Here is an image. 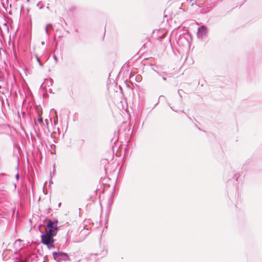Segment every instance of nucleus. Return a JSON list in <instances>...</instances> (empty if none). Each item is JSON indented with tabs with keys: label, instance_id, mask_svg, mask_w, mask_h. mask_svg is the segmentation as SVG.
I'll return each instance as SVG.
<instances>
[{
	"label": "nucleus",
	"instance_id": "1",
	"mask_svg": "<svg viewBox=\"0 0 262 262\" xmlns=\"http://www.w3.org/2000/svg\"><path fill=\"white\" fill-rule=\"evenodd\" d=\"M57 222L48 221L46 233L41 236L42 243L46 245L52 244L54 242L53 237L56 235L57 231Z\"/></svg>",
	"mask_w": 262,
	"mask_h": 262
},
{
	"label": "nucleus",
	"instance_id": "2",
	"mask_svg": "<svg viewBox=\"0 0 262 262\" xmlns=\"http://www.w3.org/2000/svg\"><path fill=\"white\" fill-rule=\"evenodd\" d=\"M61 254H62V253H56V252H54V253H53V254H54V255L55 256H57L58 255H61Z\"/></svg>",
	"mask_w": 262,
	"mask_h": 262
},
{
	"label": "nucleus",
	"instance_id": "3",
	"mask_svg": "<svg viewBox=\"0 0 262 262\" xmlns=\"http://www.w3.org/2000/svg\"><path fill=\"white\" fill-rule=\"evenodd\" d=\"M38 121L39 122H42V118H40L38 119Z\"/></svg>",
	"mask_w": 262,
	"mask_h": 262
},
{
	"label": "nucleus",
	"instance_id": "4",
	"mask_svg": "<svg viewBox=\"0 0 262 262\" xmlns=\"http://www.w3.org/2000/svg\"><path fill=\"white\" fill-rule=\"evenodd\" d=\"M37 61H38V62H39L40 64H41V62L40 61V59L38 58H37Z\"/></svg>",
	"mask_w": 262,
	"mask_h": 262
},
{
	"label": "nucleus",
	"instance_id": "5",
	"mask_svg": "<svg viewBox=\"0 0 262 262\" xmlns=\"http://www.w3.org/2000/svg\"><path fill=\"white\" fill-rule=\"evenodd\" d=\"M16 178H18V174L16 176Z\"/></svg>",
	"mask_w": 262,
	"mask_h": 262
}]
</instances>
